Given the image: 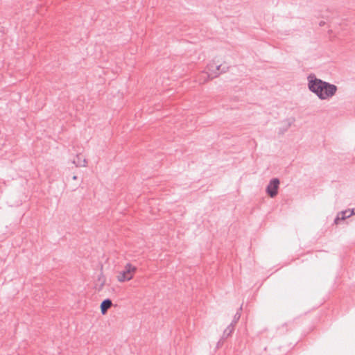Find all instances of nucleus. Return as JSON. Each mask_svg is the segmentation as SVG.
I'll list each match as a JSON object with an SVG mask.
<instances>
[{
    "instance_id": "obj_1",
    "label": "nucleus",
    "mask_w": 355,
    "mask_h": 355,
    "mask_svg": "<svg viewBox=\"0 0 355 355\" xmlns=\"http://www.w3.org/2000/svg\"><path fill=\"white\" fill-rule=\"evenodd\" d=\"M307 80L309 91L315 94L320 100L330 99L338 90L336 85L318 78L314 74H310L307 77Z\"/></svg>"
},
{
    "instance_id": "obj_2",
    "label": "nucleus",
    "mask_w": 355,
    "mask_h": 355,
    "mask_svg": "<svg viewBox=\"0 0 355 355\" xmlns=\"http://www.w3.org/2000/svg\"><path fill=\"white\" fill-rule=\"evenodd\" d=\"M221 64L215 66L214 63H209L207 65V69L210 73H203L204 82H206L209 79H213L214 78L218 77L220 73H225L229 67H223Z\"/></svg>"
},
{
    "instance_id": "obj_3",
    "label": "nucleus",
    "mask_w": 355,
    "mask_h": 355,
    "mask_svg": "<svg viewBox=\"0 0 355 355\" xmlns=\"http://www.w3.org/2000/svg\"><path fill=\"white\" fill-rule=\"evenodd\" d=\"M137 268L136 266L128 263L125 265L122 271L119 272L116 278L119 282H124L131 280L135 273L137 272Z\"/></svg>"
},
{
    "instance_id": "obj_4",
    "label": "nucleus",
    "mask_w": 355,
    "mask_h": 355,
    "mask_svg": "<svg viewBox=\"0 0 355 355\" xmlns=\"http://www.w3.org/2000/svg\"><path fill=\"white\" fill-rule=\"evenodd\" d=\"M280 181L278 178H272L266 187V193L270 198L275 197L278 193Z\"/></svg>"
},
{
    "instance_id": "obj_5",
    "label": "nucleus",
    "mask_w": 355,
    "mask_h": 355,
    "mask_svg": "<svg viewBox=\"0 0 355 355\" xmlns=\"http://www.w3.org/2000/svg\"><path fill=\"white\" fill-rule=\"evenodd\" d=\"M351 209H347L339 212L336 218L334 219V223L338 224L340 220H344L345 219L349 218L352 215H349Z\"/></svg>"
},
{
    "instance_id": "obj_6",
    "label": "nucleus",
    "mask_w": 355,
    "mask_h": 355,
    "mask_svg": "<svg viewBox=\"0 0 355 355\" xmlns=\"http://www.w3.org/2000/svg\"><path fill=\"white\" fill-rule=\"evenodd\" d=\"M112 306V302L110 299L107 298L105 299L101 304V312L102 315H105L107 312V310Z\"/></svg>"
},
{
    "instance_id": "obj_7",
    "label": "nucleus",
    "mask_w": 355,
    "mask_h": 355,
    "mask_svg": "<svg viewBox=\"0 0 355 355\" xmlns=\"http://www.w3.org/2000/svg\"><path fill=\"white\" fill-rule=\"evenodd\" d=\"M234 331V327L232 324H230L227 327V328L224 330L222 335V340H225L230 336H232V333Z\"/></svg>"
},
{
    "instance_id": "obj_8",
    "label": "nucleus",
    "mask_w": 355,
    "mask_h": 355,
    "mask_svg": "<svg viewBox=\"0 0 355 355\" xmlns=\"http://www.w3.org/2000/svg\"><path fill=\"white\" fill-rule=\"evenodd\" d=\"M73 163L75 164L76 166H85L87 162L81 154H78L76 156V160L74 159Z\"/></svg>"
},
{
    "instance_id": "obj_9",
    "label": "nucleus",
    "mask_w": 355,
    "mask_h": 355,
    "mask_svg": "<svg viewBox=\"0 0 355 355\" xmlns=\"http://www.w3.org/2000/svg\"><path fill=\"white\" fill-rule=\"evenodd\" d=\"M98 283L96 284V285H95V288L96 290H98V291H100L103 288V287L105 283V278L103 275L102 273H101L98 275Z\"/></svg>"
},
{
    "instance_id": "obj_10",
    "label": "nucleus",
    "mask_w": 355,
    "mask_h": 355,
    "mask_svg": "<svg viewBox=\"0 0 355 355\" xmlns=\"http://www.w3.org/2000/svg\"><path fill=\"white\" fill-rule=\"evenodd\" d=\"M242 310V306H240L239 310L235 313L234 315V318L230 323V324H232L234 327H235V324L238 322L241 318V311Z\"/></svg>"
},
{
    "instance_id": "obj_11",
    "label": "nucleus",
    "mask_w": 355,
    "mask_h": 355,
    "mask_svg": "<svg viewBox=\"0 0 355 355\" xmlns=\"http://www.w3.org/2000/svg\"><path fill=\"white\" fill-rule=\"evenodd\" d=\"M224 340H222V337H221L220 339L218 340V342L216 344V347L217 348L221 347L222 345H223Z\"/></svg>"
},
{
    "instance_id": "obj_12",
    "label": "nucleus",
    "mask_w": 355,
    "mask_h": 355,
    "mask_svg": "<svg viewBox=\"0 0 355 355\" xmlns=\"http://www.w3.org/2000/svg\"><path fill=\"white\" fill-rule=\"evenodd\" d=\"M355 214V207L351 209V211L349 213V215H354Z\"/></svg>"
},
{
    "instance_id": "obj_13",
    "label": "nucleus",
    "mask_w": 355,
    "mask_h": 355,
    "mask_svg": "<svg viewBox=\"0 0 355 355\" xmlns=\"http://www.w3.org/2000/svg\"><path fill=\"white\" fill-rule=\"evenodd\" d=\"M319 24L320 26H322L324 24V21H320Z\"/></svg>"
},
{
    "instance_id": "obj_14",
    "label": "nucleus",
    "mask_w": 355,
    "mask_h": 355,
    "mask_svg": "<svg viewBox=\"0 0 355 355\" xmlns=\"http://www.w3.org/2000/svg\"><path fill=\"white\" fill-rule=\"evenodd\" d=\"M77 178H78V177H77L76 175H73V176L72 177V179H73V180H76Z\"/></svg>"
}]
</instances>
